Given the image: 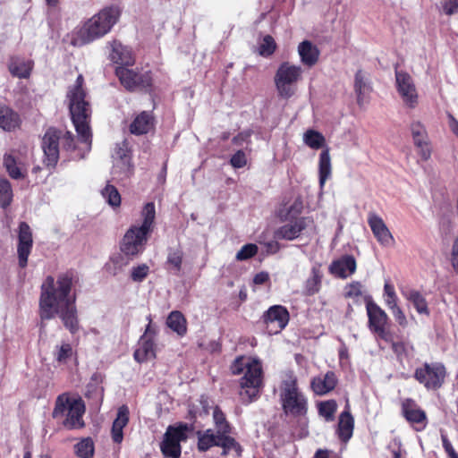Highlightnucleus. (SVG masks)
Here are the masks:
<instances>
[{
  "instance_id": "obj_16",
  "label": "nucleus",
  "mask_w": 458,
  "mask_h": 458,
  "mask_svg": "<svg viewBox=\"0 0 458 458\" xmlns=\"http://www.w3.org/2000/svg\"><path fill=\"white\" fill-rule=\"evenodd\" d=\"M33 246L32 232L26 222H21L18 232V263L19 267L24 268L28 264V258Z\"/></svg>"
},
{
  "instance_id": "obj_3",
  "label": "nucleus",
  "mask_w": 458,
  "mask_h": 458,
  "mask_svg": "<svg viewBox=\"0 0 458 458\" xmlns=\"http://www.w3.org/2000/svg\"><path fill=\"white\" fill-rule=\"evenodd\" d=\"M142 224L131 226L124 234L121 251L127 257H135L141 253L153 230L156 209L153 202H148L141 211Z\"/></svg>"
},
{
  "instance_id": "obj_57",
  "label": "nucleus",
  "mask_w": 458,
  "mask_h": 458,
  "mask_svg": "<svg viewBox=\"0 0 458 458\" xmlns=\"http://www.w3.org/2000/svg\"><path fill=\"white\" fill-rule=\"evenodd\" d=\"M392 310L393 316L395 320L401 326H405L407 323L406 317L401 308L398 305H394L389 308Z\"/></svg>"
},
{
  "instance_id": "obj_46",
  "label": "nucleus",
  "mask_w": 458,
  "mask_h": 458,
  "mask_svg": "<svg viewBox=\"0 0 458 458\" xmlns=\"http://www.w3.org/2000/svg\"><path fill=\"white\" fill-rule=\"evenodd\" d=\"M217 432L207 430L205 434L199 437L198 447L200 451H207L211 446H216Z\"/></svg>"
},
{
  "instance_id": "obj_21",
  "label": "nucleus",
  "mask_w": 458,
  "mask_h": 458,
  "mask_svg": "<svg viewBox=\"0 0 458 458\" xmlns=\"http://www.w3.org/2000/svg\"><path fill=\"white\" fill-rule=\"evenodd\" d=\"M155 126V118L151 112L142 111L135 116L130 124V132L134 135H143L149 132Z\"/></svg>"
},
{
  "instance_id": "obj_55",
  "label": "nucleus",
  "mask_w": 458,
  "mask_h": 458,
  "mask_svg": "<svg viewBox=\"0 0 458 458\" xmlns=\"http://www.w3.org/2000/svg\"><path fill=\"white\" fill-rule=\"evenodd\" d=\"M230 163L234 168H242L245 166L247 164L245 153L242 150H238L231 157Z\"/></svg>"
},
{
  "instance_id": "obj_48",
  "label": "nucleus",
  "mask_w": 458,
  "mask_h": 458,
  "mask_svg": "<svg viewBox=\"0 0 458 458\" xmlns=\"http://www.w3.org/2000/svg\"><path fill=\"white\" fill-rule=\"evenodd\" d=\"M283 409L286 415L299 416L307 411L306 403H283Z\"/></svg>"
},
{
  "instance_id": "obj_34",
  "label": "nucleus",
  "mask_w": 458,
  "mask_h": 458,
  "mask_svg": "<svg viewBox=\"0 0 458 458\" xmlns=\"http://www.w3.org/2000/svg\"><path fill=\"white\" fill-rule=\"evenodd\" d=\"M354 91L357 95V103L360 106L363 104L365 96L371 91V87L361 70H358L355 73Z\"/></svg>"
},
{
  "instance_id": "obj_20",
  "label": "nucleus",
  "mask_w": 458,
  "mask_h": 458,
  "mask_svg": "<svg viewBox=\"0 0 458 458\" xmlns=\"http://www.w3.org/2000/svg\"><path fill=\"white\" fill-rule=\"evenodd\" d=\"M354 429V418L351 413L349 403L339 416L336 433L341 442L346 444L352 437Z\"/></svg>"
},
{
  "instance_id": "obj_5",
  "label": "nucleus",
  "mask_w": 458,
  "mask_h": 458,
  "mask_svg": "<svg viewBox=\"0 0 458 458\" xmlns=\"http://www.w3.org/2000/svg\"><path fill=\"white\" fill-rule=\"evenodd\" d=\"M121 9L117 5L103 8L88 20L80 30V38L84 44L90 43L108 33L118 21Z\"/></svg>"
},
{
  "instance_id": "obj_38",
  "label": "nucleus",
  "mask_w": 458,
  "mask_h": 458,
  "mask_svg": "<svg viewBox=\"0 0 458 458\" xmlns=\"http://www.w3.org/2000/svg\"><path fill=\"white\" fill-rule=\"evenodd\" d=\"M74 451L80 458H93L95 446L92 438H82L74 445Z\"/></svg>"
},
{
  "instance_id": "obj_26",
  "label": "nucleus",
  "mask_w": 458,
  "mask_h": 458,
  "mask_svg": "<svg viewBox=\"0 0 458 458\" xmlns=\"http://www.w3.org/2000/svg\"><path fill=\"white\" fill-rule=\"evenodd\" d=\"M337 383V378L333 371H327L323 376H318L311 380L310 386L318 395H324L332 391Z\"/></svg>"
},
{
  "instance_id": "obj_44",
  "label": "nucleus",
  "mask_w": 458,
  "mask_h": 458,
  "mask_svg": "<svg viewBox=\"0 0 458 458\" xmlns=\"http://www.w3.org/2000/svg\"><path fill=\"white\" fill-rule=\"evenodd\" d=\"M13 199V190L7 179H0V207H8Z\"/></svg>"
},
{
  "instance_id": "obj_49",
  "label": "nucleus",
  "mask_w": 458,
  "mask_h": 458,
  "mask_svg": "<svg viewBox=\"0 0 458 458\" xmlns=\"http://www.w3.org/2000/svg\"><path fill=\"white\" fill-rule=\"evenodd\" d=\"M276 48V44L273 37L267 35L259 45V54L262 56H269L275 52Z\"/></svg>"
},
{
  "instance_id": "obj_8",
  "label": "nucleus",
  "mask_w": 458,
  "mask_h": 458,
  "mask_svg": "<svg viewBox=\"0 0 458 458\" xmlns=\"http://www.w3.org/2000/svg\"><path fill=\"white\" fill-rule=\"evenodd\" d=\"M84 403H56L53 411V417L58 418L66 415L64 425L68 429L82 428L85 423L82 416L85 413Z\"/></svg>"
},
{
  "instance_id": "obj_61",
  "label": "nucleus",
  "mask_w": 458,
  "mask_h": 458,
  "mask_svg": "<svg viewBox=\"0 0 458 458\" xmlns=\"http://www.w3.org/2000/svg\"><path fill=\"white\" fill-rule=\"evenodd\" d=\"M269 280V275L267 272H259L255 275L253 278V283L255 284H263Z\"/></svg>"
},
{
  "instance_id": "obj_43",
  "label": "nucleus",
  "mask_w": 458,
  "mask_h": 458,
  "mask_svg": "<svg viewBox=\"0 0 458 458\" xmlns=\"http://www.w3.org/2000/svg\"><path fill=\"white\" fill-rule=\"evenodd\" d=\"M446 377V370L443 364L435 363L431 365V387H439Z\"/></svg>"
},
{
  "instance_id": "obj_37",
  "label": "nucleus",
  "mask_w": 458,
  "mask_h": 458,
  "mask_svg": "<svg viewBox=\"0 0 458 458\" xmlns=\"http://www.w3.org/2000/svg\"><path fill=\"white\" fill-rule=\"evenodd\" d=\"M166 324L179 335H183L187 331L186 319L180 311H172L167 318Z\"/></svg>"
},
{
  "instance_id": "obj_45",
  "label": "nucleus",
  "mask_w": 458,
  "mask_h": 458,
  "mask_svg": "<svg viewBox=\"0 0 458 458\" xmlns=\"http://www.w3.org/2000/svg\"><path fill=\"white\" fill-rule=\"evenodd\" d=\"M213 419L216 425V429L217 433H230L231 427L229 423L226 421L225 416L223 411L216 406L213 411Z\"/></svg>"
},
{
  "instance_id": "obj_27",
  "label": "nucleus",
  "mask_w": 458,
  "mask_h": 458,
  "mask_svg": "<svg viewBox=\"0 0 458 458\" xmlns=\"http://www.w3.org/2000/svg\"><path fill=\"white\" fill-rule=\"evenodd\" d=\"M129 409L126 405L119 407L115 420L113 422L111 436L115 444H121L123 439V428L129 422Z\"/></svg>"
},
{
  "instance_id": "obj_63",
  "label": "nucleus",
  "mask_w": 458,
  "mask_h": 458,
  "mask_svg": "<svg viewBox=\"0 0 458 458\" xmlns=\"http://www.w3.org/2000/svg\"><path fill=\"white\" fill-rule=\"evenodd\" d=\"M267 250L270 254H275L280 250V245L277 242L272 241L266 243Z\"/></svg>"
},
{
  "instance_id": "obj_36",
  "label": "nucleus",
  "mask_w": 458,
  "mask_h": 458,
  "mask_svg": "<svg viewBox=\"0 0 458 458\" xmlns=\"http://www.w3.org/2000/svg\"><path fill=\"white\" fill-rule=\"evenodd\" d=\"M319 184L323 187L331 175V158L329 149H324L319 156Z\"/></svg>"
},
{
  "instance_id": "obj_47",
  "label": "nucleus",
  "mask_w": 458,
  "mask_h": 458,
  "mask_svg": "<svg viewBox=\"0 0 458 458\" xmlns=\"http://www.w3.org/2000/svg\"><path fill=\"white\" fill-rule=\"evenodd\" d=\"M336 409V403H318V404L319 415L328 422L334 420Z\"/></svg>"
},
{
  "instance_id": "obj_11",
  "label": "nucleus",
  "mask_w": 458,
  "mask_h": 458,
  "mask_svg": "<svg viewBox=\"0 0 458 458\" xmlns=\"http://www.w3.org/2000/svg\"><path fill=\"white\" fill-rule=\"evenodd\" d=\"M263 323L268 335L280 333L288 324L289 313L280 305L270 307L263 315Z\"/></svg>"
},
{
  "instance_id": "obj_53",
  "label": "nucleus",
  "mask_w": 458,
  "mask_h": 458,
  "mask_svg": "<svg viewBox=\"0 0 458 458\" xmlns=\"http://www.w3.org/2000/svg\"><path fill=\"white\" fill-rule=\"evenodd\" d=\"M415 378L428 388L429 387V364L425 363L424 368L417 369L414 375Z\"/></svg>"
},
{
  "instance_id": "obj_51",
  "label": "nucleus",
  "mask_w": 458,
  "mask_h": 458,
  "mask_svg": "<svg viewBox=\"0 0 458 458\" xmlns=\"http://www.w3.org/2000/svg\"><path fill=\"white\" fill-rule=\"evenodd\" d=\"M72 354V348L70 344L64 343L60 346H56L55 358L59 363H65Z\"/></svg>"
},
{
  "instance_id": "obj_59",
  "label": "nucleus",
  "mask_w": 458,
  "mask_h": 458,
  "mask_svg": "<svg viewBox=\"0 0 458 458\" xmlns=\"http://www.w3.org/2000/svg\"><path fill=\"white\" fill-rule=\"evenodd\" d=\"M443 446L447 453L449 458H458V454L453 448L452 444L447 440L445 436H442Z\"/></svg>"
},
{
  "instance_id": "obj_12",
  "label": "nucleus",
  "mask_w": 458,
  "mask_h": 458,
  "mask_svg": "<svg viewBox=\"0 0 458 458\" xmlns=\"http://www.w3.org/2000/svg\"><path fill=\"white\" fill-rule=\"evenodd\" d=\"M395 83L404 105L414 108L418 104V93L411 75L403 71H395Z\"/></svg>"
},
{
  "instance_id": "obj_39",
  "label": "nucleus",
  "mask_w": 458,
  "mask_h": 458,
  "mask_svg": "<svg viewBox=\"0 0 458 458\" xmlns=\"http://www.w3.org/2000/svg\"><path fill=\"white\" fill-rule=\"evenodd\" d=\"M405 297L413 304L419 313L428 314V302L418 291L411 290L405 293Z\"/></svg>"
},
{
  "instance_id": "obj_32",
  "label": "nucleus",
  "mask_w": 458,
  "mask_h": 458,
  "mask_svg": "<svg viewBox=\"0 0 458 458\" xmlns=\"http://www.w3.org/2000/svg\"><path fill=\"white\" fill-rule=\"evenodd\" d=\"M103 377L100 373H94L86 386L84 397L94 401H103L104 388L101 386Z\"/></svg>"
},
{
  "instance_id": "obj_13",
  "label": "nucleus",
  "mask_w": 458,
  "mask_h": 458,
  "mask_svg": "<svg viewBox=\"0 0 458 458\" xmlns=\"http://www.w3.org/2000/svg\"><path fill=\"white\" fill-rule=\"evenodd\" d=\"M61 131L49 128L42 139V149L45 154V162L47 165L55 166L59 159V144Z\"/></svg>"
},
{
  "instance_id": "obj_10",
  "label": "nucleus",
  "mask_w": 458,
  "mask_h": 458,
  "mask_svg": "<svg viewBox=\"0 0 458 458\" xmlns=\"http://www.w3.org/2000/svg\"><path fill=\"white\" fill-rule=\"evenodd\" d=\"M366 310L370 331L377 335L381 339L388 341L390 335L386 328L388 321L386 313L373 301H367Z\"/></svg>"
},
{
  "instance_id": "obj_35",
  "label": "nucleus",
  "mask_w": 458,
  "mask_h": 458,
  "mask_svg": "<svg viewBox=\"0 0 458 458\" xmlns=\"http://www.w3.org/2000/svg\"><path fill=\"white\" fill-rule=\"evenodd\" d=\"M183 252L180 248H170L168 250L166 266L168 270H172L174 275H179L182 269Z\"/></svg>"
},
{
  "instance_id": "obj_56",
  "label": "nucleus",
  "mask_w": 458,
  "mask_h": 458,
  "mask_svg": "<svg viewBox=\"0 0 458 458\" xmlns=\"http://www.w3.org/2000/svg\"><path fill=\"white\" fill-rule=\"evenodd\" d=\"M362 284L360 282H352L347 287L346 297L354 298L361 296L362 294Z\"/></svg>"
},
{
  "instance_id": "obj_30",
  "label": "nucleus",
  "mask_w": 458,
  "mask_h": 458,
  "mask_svg": "<svg viewBox=\"0 0 458 458\" xmlns=\"http://www.w3.org/2000/svg\"><path fill=\"white\" fill-rule=\"evenodd\" d=\"M21 124L20 115L13 109L0 106V128L6 131H14Z\"/></svg>"
},
{
  "instance_id": "obj_25",
  "label": "nucleus",
  "mask_w": 458,
  "mask_h": 458,
  "mask_svg": "<svg viewBox=\"0 0 458 458\" xmlns=\"http://www.w3.org/2000/svg\"><path fill=\"white\" fill-rule=\"evenodd\" d=\"M111 47L112 51L110 53V58L114 63L123 67H129L134 64L135 59L131 49L123 46L117 40H114L111 43Z\"/></svg>"
},
{
  "instance_id": "obj_9",
  "label": "nucleus",
  "mask_w": 458,
  "mask_h": 458,
  "mask_svg": "<svg viewBox=\"0 0 458 458\" xmlns=\"http://www.w3.org/2000/svg\"><path fill=\"white\" fill-rule=\"evenodd\" d=\"M115 74L121 84L129 91L147 89L151 86V77L148 72H138L128 67L117 66Z\"/></svg>"
},
{
  "instance_id": "obj_41",
  "label": "nucleus",
  "mask_w": 458,
  "mask_h": 458,
  "mask_svg": "<svg viewBox=\"0 0 458 458\" xmlns=\"http://www.w3.org/2000/svg\"><path fill=\"white\" fill-rule=\"evenodd\" d=\"M304 143L313 149H318L325 144V137L318 131L308 130L303 136Z\"/></svg>"
},
{
  "instance_id": "obj_58",
  "label": "nucleus",
  "mask_w": 458,
  "mask_h": 458,
  "mask_svg": "<svg viewBox=\"0 0 458 458\" xmlns=\"http://www.w3.org/2000/svg\"><path fill=\"white\" fill-rule=\"evenodd\" d=\"M445 13L451 15L458 11V0H443Z\"/></svg>"
},
{
  "instance_id": "obj_7",
  "label": "nucleus",
  "mask_w": 458,
  "mask_h": 458,
  "mask_svg": "<svg viewBox=\"0 0 458 458\" xmlns=\"http://www.w3.org/2000/svg\"><path fill=\"white\" fill-rule=\"evenodd\" d=\"M187 424L178 427L169 426L160 445V449L165 458H179L181 455L180 443L187 439Z\"/></svg>"
},
{
  "instance_id": "obj_60",
  "label": "nucleus",
  "mask_w": 458,
  "mask_h": 458,
  "mask_svg": "<svg viewBox=\"0 0 458 458\" xmlns=\"http://www.w3.org/2000/svg\"><path fill=\"white\" fill-rule=\"evenodd\" d=\"M56 401H82L81 397L78 394L72 393H63L59 394L56 398Z\"/></svg>"
},
{
  "instance_id": "obj_23",
  "label": "nucleus",
  "mask_w": 458,
  "mask_h": 458,
  "mask_svg": "<svg viewBox=\"0 0 458 458\" xmlns=\"http://www.w3.org/2000/svg\"><path fill=\"white\" fill-rule=\"evenodd\" d=\"M306 226V219L298 218L278 228L275 233V237L288 241L294 240L300 236Z\"/></svg>"
},
{
  "instance_id": "obj_33",
  "label": "nucleus",
  "mask_w": 458,
  "mask_h": 458,
  "mask_svg": "<svg viewBox=\"0 0 458 458\" xmlns=\"http://www.w3.org/2000/svg\"><path fill=\"white\" fill-rule=\"evenodd\" d=\"M229 434L230 433H217L216 446L222 447V454L224 455L233 451L237 456H240L242 451V446L233 437H230Z\"/></svg>"
},
{
  "instance_id": "obj_54",
  "label": "nucleus",
  "mask_w": 458,
  "mask_h": 458,
  "mask_svg": "<svg viewBox=\"0 0 458 458\" xmlns=\"http://www.w3.org/2000/svg\"><path fill=\"white\" fill-rule=\"evenodd\" d=\"M384 292L386 295V303L388 308L397 305V297L394 286L386 283L384 286Z\"/></svg>"
},
{
  "instance_id": "obj_18",
  "label": "nucleus",
  "mask_w": 458,
  "mask_h": 458,
  "mask_svg": "<svg viewBox=\"0 0 458 458\" xmlns=\"http://www.w3.org/2000/svg\"><path fill=\"white\" fill-rule=\"evenodd\" d=\"M153 335H155V331L152 329L149 323L147 326L144 335L139 341L138 348L134 352V359L138 362H144L155 358L156 352L152 338Z\"/></svg>"
},
{
  "instance_id": "obj_6",
  "label": "nucleus",
  "mask_w": 458,
  "mask_h": 458,
  "mask_svg": "<svg viewBox=\"0 0 458 458\" xmlns=\"http://www.w3.org/2000/svg\"><path fill=\"white\" fill-rule=\"evenodd\" d=\"M302 68L283 62L276 71L274 83L279 98L289 99L293 97L298 89V83L302 80Z\"/></svg>"
},
{
  "instance_id": "obj_28",
  "label": "nucleus",
  "mask_w": 458,
  "mask_h": 458,
  "mask_svg": "<svg viewBox=\"0 0 458 458\" xmlns=\"http://www.w3.org/2000/svg\"><path fill=\"white\" fill-rule=\"evenodd\" d=\"M323 272L321 265L316 264L310 269V276L306 279L303 284V294L306 296H313L317 294L322 284Z\"/></svg>"
},
{
  "instance_id": "obj_24",
  "label": "nucleus",
  "mask_w": 458,
  "mask_h": 458,
  "mask_svg": "<svg viewBox=\"0 0 458 458\" xmlns=\"http://www.w3.org/2000/svg\"><path fill=\"white\" fill-rule=\"evenodd\" d=\"M402 413L416 430L425 428L427 422L426 412L413 406L411 403H403Z\"/></svg>"
},
{
  "instance_id": "obj_40",
  "label": "nucleus",
  "mask_w": 458,
  "mask_h": 458,
  "mask_svg": "<svg viewBox=\"0 0 458 458\" xmlns=\"http://www.w3.org/2000/svg\"><path fill=\"white\" fill-rule=\"evenodd\" d=\"M4 165L6 168L9 175L13 179H21L25 174L21 172V167L18 165L16 159L11 154H5L4 157Z\"/></svg>"
},
{
  "instance_id": "obj_19",
  "label": "nucleus",
  "mask_w": 458,
  "mask_h": 458,
  "mask_svg": "<svg viewBox=\"0 0 458 458\" xmlns=\"http://www.w3.org/2000/svg\"><path fill=\"white\" fill-rule=\"evenodd\" d=\"M368 224L380 244L389 246L394 242L393 235L379 216L375 213H369Z\"/></svg>"
},
{
  "instance_id": "obj_15",
  "label": "nucleus",
  "mask_w": 458,
  "mask_h": 458,
  "mask_svg": "<svg viewBox=\"0 0 458 458\" xmlns=\"http://www.w3.org/2000/svg\"><path fill=\"white\" fill-rule=\"evenodd\" d=\"M412 141L420 162H427L429 158V137L427 128L420 122L411 124Z\"/></svg>"
},
{
  "instance_id": "obj_64",
  "label": "nucleus",
  "mask_w": 458,
  "mask_h": 458,
  "mask_svg": "<svg viewBox=\"0 0 458 458\" xmlns=\"http://www.w3.org/2000/svg\"><path fill=\"white\" fill-rule=\"evenodd\" d=\"M449 127L452 131L458 136V121H456L453 116L449 117Z\"/></svg>"
},
{
  "instance_id": "obj_31",
  "label": "nucleus",
  "mask_w": 458,
  "mask_h": 458,
  "mask_svg": "<svg viewBox=\"0 0 458 458\" xmlns=\"http://www.w3.org/2000/svg\"><path fill=\"white\" fill-rule=\"evenodd\" d=\"M33 62L19 57H13L9 64V71L14 77L27 79L30 77L33 68Z\"/></svg>"
},
{
  "instance_id": "obj_14",
  "label": "nucleus",
  "mask_w": 458,
  "mask_h": 458,
  "mask_svg": "<svg viewBox=\"0 0 458 458\" xmlns=\"http://www.w3.org/2000/svg\"><path fill=\"white\" fill-rule=\"evenodd\" d=\"M113 157V174L118 176L121 180L129 178L133 173V166L131 165V157L125 142H123L121 146L118 145L116 147Z\"/></svg>"
},
{
  "instance_id": "obj_52",
  "label": "nucleus",
  "mask_w": 458,
  "mask_h": 458,
  "mask_svg": "<svg viewBox=\"0 0 458 458\" xmlns=\"http://www.w3.org/2000/svg\"><path fill=\"white\" fill-rule=\"evenodd\" d=\"M148 271L149 267L145 264L134 267L131 269V277L134 282H141L147 277Z\"/></svg>"
},
{
  "instance_id": "obj_17",
  "label": "nucleus",
  "mask_w": 458,
  "mask_h": 458,
  "mask_svg": "<svg viewBox=\"0 0 458 458\" xmlns=\"http://www.w3.org/2000/svg\"><path fill=\"white\" fill-rule=\"evenodd\" d=\"M280 397L281 401H304V396L298 386L297 377L292 370L283 374Z\"/></svg>"
},
{
  "instance_id": "obj_29",
  "label": "nucleus",
  "mask_w": 458,
  "mask_h": 458,
  "mask_svg": "<svg viewBox=\"0 0 458 458\" xmlns=\"http://www.w3.org/2000/svg\"><path fill=\"white\" fill-rule=\"evenodd\" d=\"M298 53L304 65L311 67L317 64L319 57V50L310 41L304 40L298 46Z\"/></svg>"
},
{
  "instance_id": "obj_42",
  "label": "nucleus",
  "mask_w": 458,
  "mask_h": 458,
  "mask_svg": "<svg viewBox=\"0 0 458 458\" xmlns=\"http://www.w3.org/2000/svg\"><path fill=\"white\" fill-rule=\"evenodd\" d=\"M101 194L106 201L113 208H118L121 205V196L117 189L111 184L106 186L101 191Z\"/></svg>"
},
{
  "instance_id": "obj_22",
  "label": "nucleus",
  "mask_w": 458,
  "mask_h": 458,
  "mask_svg": "<svg viewBox=\"0 0 458 458\" xmlns=\"http://www.w3.org/2000/svg\"><path fill=\"white\" fill-rule=\"evenodd\" d=\"M356 270V260L352 255L343 256L341 259L335 260L329 267V271L335 276L346 278L353 274Z\"/></svg>"
},
{
  "instance_id": "obj_2",
  "label": "nucleus",
  "mask_w": 458,
  "mask_h": 458,
  "mask_svg": "<svg viewBox=\"0 0 458 458\" xmlns=\"http://www.w3.org/2000/svg\"><path fill=\"white\" fill-rule=\"evenodd\" d=\"M84 78L80 74L75 83L70 86L67 91L69 101V110L72 123L79 135L81 143L85 145L81 151L75 144V139L72 132L61 131L62 148L71 152V157L73 159H81L85 153L91 148L92 133L89 126L91 107L89 102L86 99V91L83 89Z\"/></svg>"
},
{
  "instance_id": "obj_50",
  "label": "nucleus",
  "mask_w": 458,
  "mask_h": 458,
  "mask_svg": "<svg viewBox=\"0 0 458 458\" xmlns=\"http://www.w3.org/2000/svg\"><path fill=\"white\" fill-rule=\"evenodd\" d=\"M258 246L254 243H248L243 245L241 250L236 253L235 259L238 261L247 260L254 257L258 253Z\"/></svg>"
},
{
  "instance_id": "obj_62",
  "label": "nucleus",
  "mask_w": 458,
  "mask_h": 458,
  "mask_svg": "<svg viewBox=\"0 0 458 458\" xmlns=\"http://www.w3.org/2000/svg\"><path fill=\"white\" fill-rule=\"evenodd\" d=\"M250 134V131L240 132L238 135L233 137V142L236 145H241L243 141H247L249 140Z\"/></svg>"
},
{
  "instance_id": "obj_1",
  "label": "nucleus",
  "mask_w": 458,
  "mask_h": 458,
  "mask_svg": "<svg viewBox=\"0 0 458 458\" xmlns=\"http://www.w3.org/2000/svg\"><path fill=\"white\" fill-rule=\"evenodd\" d=\"M73 275L72 272L60 274L56 280L48 276L40 287L39 315L42 320L58 316L64 326L75 333L79 329L76 296L72 294Z\"/></svg>"
},
{
  "instance_id": "obj_4",
  "label": "nucleus",
  "mask_w": 458,
  "mask_h": 458,
  "mask_svg": "<svg viewBox=\"0 0 458 458\" xmlns=\"http://www.w3.org/2000/svg\"><path fill=\"white\" fill-rule=\"evenodd\" d=\"M231 369L235 375L244 374L240 381L241 397L250 400L257 398L263 385V369L259 360L252 359L246 361L242 357L237 358Z\"/></svg>"
}]
</instances>
